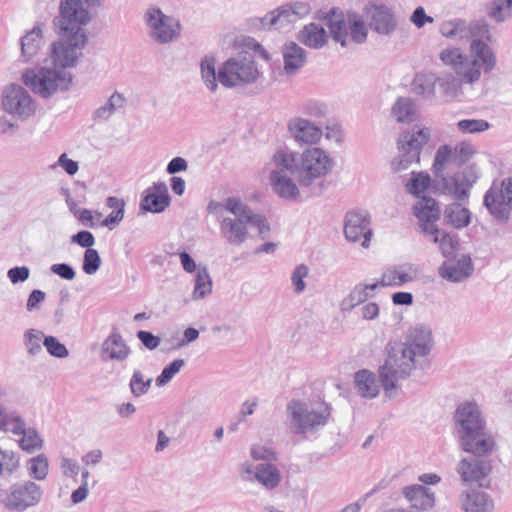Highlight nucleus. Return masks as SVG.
Instances as JSON below:
<instances>
[{"label": "nucleus", "instance_id": "obj_1", "mask_svg": "<svg viewBox=\"0 0 512 512\" xmlns=\"http://www.w3.org/2000/svg\"><path fill=\"white\" fill-rule=\"evenodd\" d=\"M333 165L327 151L309 147L300 154L289 149L276 150L266 169L273 191L282 199L294 200L300 195L297 183L309 187L328 175Z\"/></svg>", "mask_w": 512, "mask_h": 512}, {"label": "nucleus", "instance_id": "obj_2", "mask_svg": "<svg viewBox=\"0 0 512 512\" xmlns=\"http://www.w3.org/2000/svg\"><path fill=\"white\" fill-rule=\"evenodd\" d=\"M80 56L81 53H76L67 46L52 44L45 64L38 69L27 70L23 74V81L34 93L43 98L67 91L73 79L68 69L76 66Z\"/></svg>", "mask_w": 512, "mask_h": 512}, {"label": "nucleus", "instance_id": "obj_3", "mask_svg": "<svg viewBox=\"0 0 512 512\" xmlns=\"http://www.w3.org/2000/svg\"><path fill=\"white\" fill-rule=\"evenodd\" d=\"M228 213L219 217V230L221 237L232 246H240L249 237V227H255L258 236L266 239L270 233V225L266 217L255 213L247 204L236 197H229L227 202Z\"/></svg>", "mask_w": 512, "mask_h": 512}, {"label": "nucleus", "instance_id": "obj_4", "mask_svg": "<svg viewBox=\"0 0 512 512\" xmlns=\"http://www.w3.org/2000/svg\"><path fill=\"white\" fill-rule=\"evenodd\" d=\"M99 5V0H62L60 14L55 18L54 24L59 29L60 39L53 44H62L76 53L87 43V35L83 29L90 20V7Z\"/></svg>", "mask_w": 512, "mask_h": 512}, {"label": "nucleus", "instance_id": "obj_5", "mask_svg": "<svg viewBox=\"0 0 512 512\" xmlns=\"http://www.w3.org/2000/svg\"><path fill=\"white\" fill-rule=\"evenodd\" d=\"M455 427L459 445L465 452H493L494 437L487 432L486 422L476 403L466 402L458 406Z\"/></svg>", "mask_w": 512, "mask_h": 512}, {"label": "nucleus", "instance_id": "obj_6", "mask_svg": "<svg viewBox=\"0 0 512 512\" xmlns=\"http://www.w3.org/2000/svg\"><path fill=\"white\" fill-rule=\"evenodd\" d=\"M386 353L387 357L379 368V375L385 395L392 398L397 394L398 381L409 377L420 366L423 358L418 357L404 342L389 343Z\"/></svg>", "mask_w": 512, "mask_h": 512}, {"label": "nucleus", "instance_id": "obj_7", "mask_svg": "<svg viewBox=\"0 0 512 512\" xmlns=\"http://www.w3.org/2000/svg\"><path fill=\"white\" fill-rule=\"evenodd\" d=\"M285 423L295 435L312 434L327 425L331 411L325 402L290 400L285 409Z\"/></svg>", "mask_w": 512, "mask_h": 512}, {"label": "nucleus", "instance_id": "obj_8", "mask_svg": "<svg viewBox=\"0 0 512 512\" xmlns=\"http://www.w3.org/2000/svg\"><path fill=\"white\" fill-rule=\"evenodd\" d=\"M261 72L254 56L240 52L218 68V81L225 88H244L257 83Z\"/></svg>", "mask_w": 512, "mask_h": 512}, {"label": "nucleus", "instance_id": "obj_9", "mask_svg": "<svg viewBox=\"0 0 512 512\" xmlns=\"http://www.w3.org/2000/svg\"><path fill=\"white\" fill-rule=\"evenodd\" d=\"M454 169L437 170L433 167L436 190L459 202L466 201L470 190L480 177V170L475 165L467 166L462 172L452 173Z\"/></svg>", "mask_w": 512, "mask_h": 512}, {"label": "nucleus", "instance_id": "obj_10", "mask_svg": "<svg viewBox=\"0 0 512 512\" xmlns=\"http://www.w3.org/2000/svg\"><path fill=\"white\" fill-rule=\"evenodd\" d=\"M471 56H465L460 65H457L456 75L465 84L479 81L481 69L489 73L496 65V56L488 44L480 40H473L470 44Z\"/></svg>", "mask_w": 512, "mask_h": 512}, {"label": "nucleus", "instance_id": "obj_11", "mask_svg": "<svg viewBox=\"0 0 512 512\" xmlns=\"http://www.w3.org/2000/svg\"><path fill=\"white\" fill-rule=\"evenodd\" d=\"M148 37L159 45L173 42L180 36L181 25L171 16L163 13L158 7H149L143 15Z\"/></svg>", "mask_w": 512, "mask_h": 512}, {"label": "nucleus", "instance_id": "obj_12", "mask_svg": "<svg viewBox=\"0 0 512 512\" xmlns=\"http://www.w3.org/2000/svg\"><path fill=\"white\" fill-rule=\"evenodd\" d=\"M483 204L496 221L508 222L512 211V176L493 181L484 195Z\"/></svg>", "mask_w": 512, "mask_h": 512}, {"label": "nucleus", "instance_id": "obj_13", "mask_svg": "<svg viewBox=\"0 0 512 512\" xmlns=\"http://www.w3.org/2000/svg\"><path fill=\"white\" fill-rule=\"evenodd\" d=\"M42 497L41 486L32 480H26L12 484L0 502L11 512H24L37 506Z\"/></svg>", "mask_w": 512, "mask_h": 512}, {"label": "nucleus", "instance_id": "obj_14", "mask_svg": "<svg viewBox=\"0 0 512 512\" xmlns=\"http://www.w3.org/2000/svg\"><path fill=\"white\" fill-rule=\"evenodd\" d=\"M456 466V471L465 485L482 486V482L491 473L492 466L488 456L492 452H468Z\"/></svg>", "mask_w": 512, "mask_h": 512}, {"label": "nucleus", "instance_id": "obj_15", "mask_svg": "<svg viewBox=\"0 0 512 512\" xmlns=\"http://www.w3.org/2000/svg\"><path fill=\"white\" fill-rule=\"evenodd\" d=\"M429 138L430 130L428 128L401 134L398 140L400 156L399 161L394 163L395 170H406L411 164L418 163L421 149L428 142Z\"/></svg>", "mask_w": 512, "mask_h": 512}, {"label": "nucleus", "instance_id": "obj_16", "mask_svg": "<svg viewBox=\"0 0 512 512\" xmlns=\"http://www.w3.org/2000/svg\"><path fill=\"white\" fill-rule=\"evenodd\" d=\"M2 105L5 112L22 120L29 118L36 110L29 92L15 84L3 90Z\"/></svg>", "mask_w": 512, "mask_h": 512}, {"label": "nucleus", "instance_id": "obj_17", "mask_svg": "<svg viewBox=\"0 0 512 512\" xmlns=\"http://www.w3.org/2000/svg\"><path fill=\"white\" fill-rule=\"evenodd\" d=\"M309 13L310 6L308 3L295 2L290 5L281 6L267 13L261 19V23L264 28L268 29H286Z\"/></svg>", "mask_w": 512, "mask_h": 512}, {"label": "nucleus", "instance_id": "obj_18", "mask_svg": "<svg viewBox=\"0 0 512 512\" xmlns=\"http://www.w3.org/2000/svg\"><path fill=\"white\" fill-rule=\"evenodd\" d=\"M474 147L467 142H461L454 150L444 145L438 148L434 158V168L456 169L464 165L474 154Z\"/></svg>", "mask_w": 512, "mask_h": 512}, {"label": "nucleus", "instance_id": "obj_19", "mask_svg": "<svg viewBox=\"0 0 512 512\" xmlns=\"http://www.w3.org/2000/svg\"><path fill=\"white\" fill-rule=\"evenodd\" d=\"M344 234L348 241L358 242L361 239V246L369 247L372 230L370 228V217L367 211H351L346 214Z\"/></svg>", "mask_w": 512, "mask_h": 512}, {"label": "nucleus", "instance_id": "obj_20", "mask_svg": "<svg viewBox=\"0 0 512 512\" xmlns=\"http://www.w3.org/2000/svg\"><path fill=\"white\" fill-rule=\"evenodd\" d=\"M287 130L299 144L315 145L323 136V131L319 126L302 117H292L287 123Z\"/></svg>", "mask_w": 512, "mask_h": 512}, {"label": "nucleus", "instance_id": "obj_21", "mask_svg": "<svg viewBox=\"0 0 512 512\" xmlns=\"http://www.w3.org/2000/svg\"><path fill=\"white\" fill-rule=\"evenodd\" d=\"M169 204L168 188L164 182H158L147 190V194L141 200L140 210L143 213H161Z\"/></svg>", "mask_w": 512, "mask_h": 512}, {"label": "nucleus", "instance_id": "obj_22", "mask_svg": "<svg viewBox=\"0 0 512 512\" xmlns=\"http://www.w3.org/2000/svg\"><path fill=\"white\" fill-rule=\"evenodd\" d=\"M402 495L410 503L411 510L428 511L435 505V493L421 484L403 487Z\"/></svg>", "mask_w": 512, "mask_h": 512}, {"label": "nucleus", "instance_id": "obj_23", "mask_svg": "<svg viewBox=\"0 0 512 512\" xmlns=\"http://www.w3.org/2000/svg\"><path fill=\"white\" fill-rule=\"evenodd\" d=\"M473 269L470 256L462 255L456 262L445 261L439 267V275L449 282L458 283L470 277Z\"/></svg>", "mask_w": 512, "mask_h": 512}, {"label": "nucleus", "instance_id": "obj_24", "mask_svg": "<svg viewBox=\"0 0 512 512\" xmlns=\"http://www.w3.org/2000/svg\"><path fill=\"white\" fill-rule=\"evenodd\" d=\"M418 268L410 263H403L386 269L381 278L382 286L401 287L412 282L418 275Z\"/></svg>", "mask_w": 512, "mask_h": 512}, {"label": "nucleus", "instance_id": "obj_25", "mask_svg": "<svg viewBox=\"0 0 512 512\" xmlns=\"http://www.w3.org/2000/svg\"><path fill=\"white\" fill-rule=\"evenodd\" d=\"M370 27L381 35H389L395 29L397 22L392 11L385 5H373L369 10Z\"/></svg>", "mask_w": 512, "mask_h": 512}, {"label": "nucleus", "instance_id": "obj_26", "mask_svg": "<svg viewBox=\"0 0 512 512\" xmlns=\"http://www.w3.org/2000/svg\"><path fill=\"white\" fill-rule=\"evenodd\" d=\"M412 351L423 359L432 349L433 339L431 330L424 326H416L410 329L404 342Z\"/></svg>", "mask_w": 512, "mask_h": 512}, {"label": "nucleus", "instance_id": "obj_27", "mask_svg": "<svg viewBox=\"0 0 512 512\" xmlns=\"http://www.w3.org/2000/svg\"><path fill=\"white\" fill-rule=\"evenodd\" d=\"M459 502L464 512H492L493 502L489 496L477 489L464 491Z\"/></svg>", "mask_w": 512, "mask_h": 512}, {"label": "nucleus", "instance_id": "obj_28", "mask_svg": "<svg viewBox=\"0 0 512 512\" xmlns=\"http://www.w3.org/2000/svg\"><path fill=\"white\" fill-rule=\"evenodd\" d=\"M420 232L427 240L438 245L444 257L448 258L454 253L455 242L453 238L446 231L439 229L436 224H423Z\"/></svg>", "mask_w": 512, "mask_h": 512}, {"label": "nucleus", "instance_id": "obj_29", "mask_svg": "<svg viewBox=\"0 0 512 512\" xmlns=\"http://www.w3.org/2000/svg\"><path fill=\"white\" fill-rule=\"evenodd\" d=\"M284 72L286 75L296 74L306 63L307 54L305 49L295 42H289L282 48Z\"/></svg>", "mask_w": 512, "mask_h": 512}, {"label": "nucleus", "instance_id": "obj_30", "mask_svg": "<svg viewBox=\"0 0 512 512\" xmlns=\"http://www.w3.org/2000/svg\"><path fill=\"white\" fill-rule=\"evenodd\" d=\"M130 354V349L119 333H111L101 345L103 360L124 361Z\"/></svg>", "mask_w": 512, "mask_h": 512}, {"label": "nucleus", "instance_id": "obj_31", "mask_svg": "<svg viewBox=\"0 0 512 512\" xmlns=\"http://www.w3.org/2000/svg\"><path fill=\"white\" fill-rule=\"evenodd\" d=\"M298 40L309 48L321 49L327 44L328 35L321 24L310 23L300 30Z\"/></svg>", "mask_w": 512, "mask_h": 512}, {"label": "nucleus", "instance_id": "obj_32", "mask_svg": "<svg viewBox=\"0 0 512 512\" xmlns=\"http://www.w3.org/2000/svg\"><path fill=\"white\" fill-rule=\"evenodd\" d=\"M378 287L377 283L373 284H357L350 293L341 301L340 310L348 312L353 310L356 306L364 303L367 299L373 297L375 289Z\"/></svg>", "mask_w": 512, "mask_h": 512}, {"label": "nucleus", "instance_id": "obj_33", "mask_svg": "<svg viewBox=\"0 0 512 512\" xmlns=\"http://www.w3.org/2000/svg\"><path fill=\"white\" fill-rule=\"evenodd\" d=\"M354 384L358 394L363 398L373 399L380 392V385L376 375L368 370L356 372Z\"/></svg>", "mask_w": 512, "mask_h": 512}, {"label": "nucleus", "instance_id": "obj_34", "mask_svg": "<svg viewBox=\"0 0 512 512\" xmlns=\"http://www.w3.org/2000/svg\"><path fill=\"white\" fill-rule=\"evenodd\" d=\"M414 214L419 221V229L421 230L423 224H436L440 217V210L434 199L423 198L414 206Z\"/></svg>", "mask_w": 512, "mask_h": 512}, {"label": "nucleus", "instance_id": "obj_35", "mask_svg": "<svg viewBox=\"0 0 512 512\" xmlns=\"http://www.w3.org/2000/svg\"><path fill=\"white\" fill-rule=\"evenodd\" d=\"M255 480L266 489L271 490L280 484L281 473L276 466L270 463H260L255 466Z\"/></svg>", "mask_w": 512, "mask_h": 512}, {"label": "nucleus", "instance_id": "obj_36", "mask_svg": "<svg viewBox=\"0 0 512 512\" xmlns=\"http://www.w3.org/2000/svg\"><path fill=\"white\" fill-rule=\"evenodd\" d=\"M42 43V30L39 26L33 27L21 38V52L26 61L31 60L38 53Z\"/></svg>", "mask_w": 512, "mask_h": 512}, {"label": "nucleus", "instance_id": "obj_37", "mask_svg": "<svg viewBox=\"0 0 512 512\" xmlns=\"http://www.w3.org/2000/svg\"><path fill=\"white\" fill-rule=\"evenodd\" d=\"M392 115L402 123H411L417 118V107L409 97H400L392 107Z\"/></svg>", "mask_w": 512, "mask_h": 512}, {"label": "nucleus", "instance_id": "obj_38", "mask_svg": "<svg viewBox=\"0 0 512 512\" xmlns=\"http://www.w3.org/2000/svg\"><path fill=\"white\" fill-rule=\"evenodd\" d=\"M444 219L454 228H464L470 223V211L460 203H452L446 207Z\"/></svg>", "mask_w": 512, "mask_h": 512}, {"label": "nucleus", "instance_id": "obj_39", "mask_svg": "<svg viewBox=\"0 0 512 512\" xmlns=\"http://www.w3.org/2000/svg\"><path fill=\"white\" fill-rule=\"evenodd\" d=\"M462 81L457 75L443 73L437 77V85L442 96L448 100L454 99L461 94Z\"/></svg>", "mask_w": 512, "mask_h": 512}, {"label": "nucleus", "instance_id": "obj_40", "mask_svg": "<svg viewBox=\"0 0 512 512\" xmlns=\"http://www.w3.org/2000/svg\"><path fill=\"white\" fill-rule=\"evenodd\" d=\"M201 78L209 91L215 93L218 90V70L213 56H205L200 63Z\"/></svg>", "mask_w": 512, "mask_h": 512}, {"label": "nucleus", "instance_id": "obj_41", "mask_svg": "<svg viewBox=\"0 0 512 512\" xmlns=\"http://www.w3.org/2000/svg\"><path fill=\"white\" fill-rule=\"evenodd\" d=\"M440 33L447 38L461 40L470 37V31L465 21L454 19L440 25Z\"/></svg>", "mask_w": 512, "mask_h": 512}, {"label": "nucleus", "instance_id": "obj_42", "mask_svg": "<svg viewBox=\"0 0 512 512\" xmlns=\"http://www.w3.org/2000/svg\"><path fill=\"white\" fill-rule=\"evenodd\" d=\"M19 468L18 455L11 450L0 447V478L9 479L19 471Z\"/></svg>", "mask_w": 512, "mask_h": 512}, {"label": "nucleus", "instance_id": "obj_43", "mask_svg": "<svg viewBox=\"0 0 512 512\" xmlns=\"http://www.w3.org/2000/svg\"><path fill=\"white\" fill-rule=\"evenodd\" d=\"M125 98L122 94L114 92L107 103L94 111L93 119L95 121L108 120L111 115L119 108L123 107Z\"/></svg>", "mask_w": 512, "mask_h": 512}, {"label": "nucleus", "instance_id": "obj_44", "mask_svg": "<svg viewBox=\"0 0 512 512\" xmlns=\"http://www.w3.org/2000/svg\"><path fill=\"white\" fill-rule=\"evenodd\" d=\"M212 291V281L206 266L199 267L196 273L193 298L202 299Z\"/></svg>", "mask_w": 512, "mask_h": 512}, {"label": "nucleus", "instance_id": "obj_45", "mask_svg": "<svg viewBox=\"0 0 512 512\" xmlns=\"http://www.w3.org/2000/svg\"><path fill=\"white\" fill-rule=\"evenodd\" d=\"M436 84L437 77L432 74H421L415 77L412 83V89L416 94L430 98L435 93Z\"/></svg>", "mask_w": 512, "mask_h": 512}, {"label": "nucleus", "instance_id": "obj_46", "mask_svg": "<svg viewBox=\"0 0 512 512\" xmlns=\"http://www.w3.org/2000/svg\"><path fill=\"white\" fill-rule=\"evenodd\" d=\"M328 26L331 37L334 41L339 42L341 46L345 47L347 42V26L345 19L342 15H333L328 20Z\"/></svg>", "mask_w": 512, "mask_h": 512}, {"label": "nucleus", "instance_id": "obj_47", "mask_svg": "<svg viewBox=\"0 0 512 512\" xmlns=\"http://www.w3.org/2000/svg\"><path fill=\"white\" fill-rule=\"evenodd\" d=\"M27 469L31 478L39 481L46 479L49 471L48 458L44 454L31 458Z\"/></svg>", "mask_w": 512, "mask_h": 512}, {"label": "nucleus", "instance_id": "obj_48", "mask_svg": "<svg viewBox=\"0 0 512 512\" xmlns=\"http://www.w3.org/2000/svg\"><path fill=\"white\" fill-rule=\"evenodd\" d=\"M351 38L355 43L361 44L366 41L367 28L363 20L355 13L348 14Z\"/></svg>", "mask_w": 512, "mask_h": 512}, {"label": "nucleus", "instance_id": "obj_49", "mask_svg": "<svg viewBox=\"0 0 512 512\" xmlns=\"http://www.w3.org/2000/svg\"><path fill=\"white\" fill-rule=\"evenodd\" d=\"M151 383L152 378L145 379L140 370H134L129 387L135 397H140L149 391Z\"/></svg>", "mask_w": 512, "mask_h": 512}, {"label": "nucleus", "instance_id": "obj_50", "mask_svg": "<svg viewBox=\"0 0 512 512\" xmlns=\"http://www.w3.org/2000/svg\"><path fill=\"white\" fill-rule=\"evenodd\" d=\"M44 334L42 331L30 329L24 334V344L29 355L35 356L42 351V339Z\"/></svg>", "mask_w": 512, "mask_h": 512}, {"label": "nucleus", "instance_id": "obj_51", "mask_svg": "<svg viewBox=\"0 0 512 512\" xmlns=\"http://www.w3.org/2000/svg\"><path fill=\"white\" fill-rule=\"evenodd\" d=\"M20 447L29 452L32 453L42 447V439L40 438L37 431L33 428L26 429L22 433V438L19 441Z\"/></svg>", "mask_w": 512, "mask_h": 512}, {"label": "nucleus", "instance_id": "obj_52", "mask_svg": "<svg viewBox=\"0 0 512 512\" xmlns=\"http://www.w3.org/2000/svg\"><path fill=\"white\" fill-rule=\"evenodd\" d=\"M184 365L185 361L183 359H175L172 361L170 364L163 368L161 374L156 378V385L158 387L165 386L173 379V377L181 370Z\"/></svg>", "mask_w": 512, "mask_h": 512}, {"label": "nucleus", "instance_id": "obj_53", "mask_svg": "<svg viewBox=\"0 0 512 512\" xmlns=\"http://www.w3.org/2000/svg\"><path fill=\"white\" fill-rule=\"evenodd\" d=\"M512 14V0H495L489 13L496 22H503Z\"/></svg>", "mask_w": 512, "mask_h": 512}, {"label": "nucleus", "instance_id": "obj_54", "mask_svg": "<svg viewBox=\"0 0 512 512\" xmlns=\"http://www.w3.org/2000/svg\"><path fill=\"white\" fill-rule=\"evenodd\" d=\"M101 263V257L96 249L85 250L82 264V270L85 274H95L99 270Z\"/></svg>", "mask_w": 512, "mask_h": 512}, {"label": "nucleus", "instance_id": "obj_55", "mask_svg": "<svg viewBox=\"0 0 512 512\" xmlns=\"http://www.w3.org/2000/svg\"><path fill=\"white\" fill-rule=\"evenodd\" d=\"M430 184V176L423 173L412 172V177L406 184L407 191L413 195L424 192Z\"/></svg>", "mask_w": 512, "mask_h": 512}, {"label": "nucleus", "instance_id": "obj_56", "mask_svg": "<svg viewBox=\"0 0 512 512\" xmlns=\"http://www.w3.org/2000/svg\"><path fill=\"white\" fill-rule=\"evenodd\" d=\"M457 128L462 133H479L489 128V123L483 119H463L457 122Z\"/></svg>", "mask_w": 512, "mask_h": 512}, {"label": "nucleus", "instance_id": "obj_57", "mask_svg": "<svg viewBox=\"0 0 512 512\" xmlns=\"http://www.w3.org/2000/svg\"><path fill=\"white\" fill-rule=\"evenodd\" d=\"M43 345L47 352L56 358H66L69 355V351L64 344L54 336H45L43 339Z\"/></svg>", "mask_w": 512, "mask_h": 512}, {"label": "nucleus", "instance_id": "obj_58", "mask_svg": "<svg viewBox=\"0 0 512 512\" xmlns=\"http://www.w3.org/2000/svg\"><path fill=\"white\" fill-rule=\"evenodd\" d=\"M2 430L20 435L26 430V423L17 413L9 412Z\"/></svg>", "mask_w": 512, "mask_h": 512}, {"label": "nucleus", "instance_id": "obj_59", "mask_svg": "<svg viewBox=\"0 0 512 512\" xmlns=\"http://www.w3.org/2000/svg\"><path fill=\"white\" fill-rule=\"evenodd\" d=\"M308 271V267L304 264L296 266L293 270L291 274V282L295 293L300 294L306 289L304 279L308 276Z\"/></svg>", "mask_w": 512, "mask_h": 512}, {"label": "nucleus", "instance_id": "obj_60", "mask_svg": "<svg viewBox=\"0 0 512 512\" xmlns=\"http://www.w3.org/2000/svg\"><path fill=\"white\" fill-rule=\"evenodd\" d=\"M459 49H444L440 53V59L445 65L453 66L455 71L457 70V65L463 61L464 57Z\"/></svg>", "mask_w": 512, "mask_h": 512}, {"label": "nucleus", "instance_id": "obj_61", "mask_svg": "<svg viewBox=\"0 0 512 512\" xmlns=\"http://www.w3.org/2000/svg\"><path fill=\"white\" fill-rule=\"evenodd\" d=\"M470 31V36L478 37L480 41L481 39H486L487 41H491V35L489 33V26L485 20H477L468 26Z\"/></svg>", "mask_w": 512, "mask_h": 512}, {"label": "nucleus", "instance_id": "obj_62", "mask_svg": "<svg viewBox=\"0 0 512 512\" xmlns=\"http://www.w3.org/2000/svg\"><path fill=\"white\" fill-rule=\"evenodd\" d=\"M71 242L78 244L80 247L91 249L95 244V237L91 232L82 230L72 235Z\"/></svg>", "mask_w": 512, "mask_h": 512}, {"label": "nucleus", "instance_id": "obj_63", "mask_svg": "<svg viewBox=\"0 0 512 512\" xmlns=\"http://www.w3.org/2000/svg\"><path fill=\"white\" fill-rule=\"evenodd\" d=\"M51 272L62 279L73 280L76 276V272L72 266L67 263L53 264L50 268Z\"/></svg>", "mask_w": 512, "mask_h": 512}, {"label": "nucleus", "instance_id": "obj_64", "mask_svg": "<svg viewBox=\"0 0 512 512\" xmlns=\"http://www.w3.org/2000/svg\"><path fill=\"white\" fill-rule=\"evenodd\" d=\"M30 269L27 266H16L8 270L7 276L13 284L24 282L29 278Z\"/></svg>", "mask_w": 512, "mask_h": 512}]
</instances>
